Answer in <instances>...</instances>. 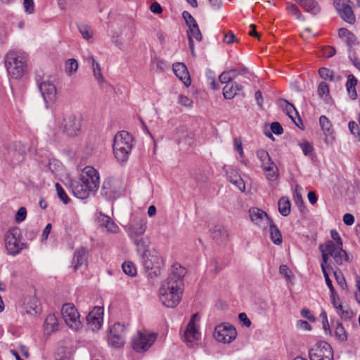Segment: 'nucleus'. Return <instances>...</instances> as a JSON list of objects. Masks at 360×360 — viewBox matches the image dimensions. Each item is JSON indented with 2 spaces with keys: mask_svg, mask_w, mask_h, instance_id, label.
<instances>
[{
  "mask_svg": "<svg viewBox=\"0 0 360 360\" xmlns=\"http://www.w3.org/2000/svg\"><path fill=\"white\" fill-rule=\"evenodd\" d=\"M330 236L336 242V243L338 245L339 248L342 247V239L337 231H335L334 229L331 230L330 231Z\"/></svg>",
  "mask_w": 360,
  "mask_h": 360,
  "instance_id": "59",
  "label": "nucleus"
},
{
  "mask_svg": "<svg viewBox=\"0 0 360 360\" xmlns=\"http://www.w3.org/2000/svg\"><path fill=\"white\" fill-rule=\"evenodd\" d=\"M318 94L320 97H323L324 96H328L329 94V87L326 82H321L319 84Z\"/></svg>",
  "mask_w": 360,
  "mask_h": 360,
  "instance_id": "50",
  "label": "nucleus"
},
{
  "mask_svg": "<svg viewBox=\"0 0 360 360\" xmlns=\"http://www.w3.org/2000/svg\"><path fill=\"white\" fill-rule=\"evenodd\" d=\"M187 35L188 39V45L191 54L192 56H195L193 39H195L198 41H201L202 39V36L198 24L194 25H193V26L188 27Z\"/></svg>",
  "mask_w": 360,
  "mask_h": 360,
  "instance_id": "24",
  "label": "nucleus"
},
{
  "mask_svg": "<svg viewBox=\"0 0 360 360\" xmlns=\"http://www.w3.org/2000/svg\"><path fill=\"white\" fill-rule=\"evenodd\" d=\"M319 74L320 77L324 79H330L332 81L334 77V72L326 68H321L319 70Z\"/></svg>",
  "mask_w": 360,
  "mask_h": 360,
  "instance_id": "45",
  "label": "nucleus"
},
{
  "mask_svg": "<svg viewBox=\"0 0 360 360\" xmlns=\"http://www.w3.org/2000/svg\"><path fill=\"white\" fill-rule=\"evenodd\" d=\"M78 68V63L75 59H69L65 63V71L69 75H71L75 73Z\"/></svg>",
  "mask_w": 360,
  "mask_h": 360,
  "instance_id": "41",
  "label": "nucleus"
},
{
  "mask_svg": "<svg viewBox=\"0 0 360 360\" xmlns=\"http://www.w3.org/2000/svg\"><path fill=\"white\" fill-rule=\"evenodd\" d=\"M333 5L344 21L351 25L356 22V17L349 0H333Z\"/></svg>",
  "mask_w": 360,
  "mask_h": 360,
  "instance_id": "12",
  "label": "nucleus"
},
{
  "mask_svg": "<svg viewBox=\"0 0 360 360\" xmlns=\"http://www.w3.org/2000/svg\"><path fill=\"white\" fill-rule=\"evenodd\" d=\"M279 272L281 274L284 275L286 278H290L291 271L290 270L287 265H281L279 267Z\"/></svg>",
  "mask_w": 360,
  "mask_h": 360,
  "instance_id": "61",
  "label": "nucleus"
},
{
  "mask_svg": "<svg viewBox=\"0 0 360 360\" xmlns=\"http://www.w3.org/2000/svg\"><path fill=\"white\" fill-rule=\"evenodd\" d=\"M235 34L232 32L229 31L228 32L224 33V41L228 44H231L235 41Z\"/></svg>",
  "mask_w": 360,
  "mask_h": 360,
  "instance_id": "60",
  "label": "nucleus"
},
{
  "mask_svg": "<svg viewBox=\"0 0 360 360\" xmlns=\"http://www.w3.org/2000/svg\"><path fill=\"white\" fill-rule=\"evenodd\" d=\"M86 321L93 330H98L103 321V308L95 307L86 316Z\"/></svg>",
  "mask_w": 360,
  "mask_h": 360,
  "instance_id": "16",
  "label": "nucleus"
},
{
  "mask_svg": "<svg viewBox=\"0 0 360 360\" xmlns=\"http://www.w3.org/2000/svg\"><path fill=\"white\" fill-rule=\"evenodd\" d=\"M238 318H239V320L241 322H243L244 326H245L246 327H250V326L251 321L248 317V316L246 315L245 313H244V312L240 313L239 315H238Z\"/></svg>",
  "mask_w": 360,
  "mask_h": 360,
  "instance_id": "62",
  "label": "nucleus"
},
{
  "mask_svg": "<svg viewBox=\"0 0 360 360\" xmlns=\"http://www.w3.org/2000/svg\"><path fill=\"white\" fill-rule=\"evenodd\" d=\"M278 211L284 217H287L290 213V202L288 197L283 196L278 200Z\"/></svg>",
  "mask_w": 360,
  "mask_h": 360,
  "instance_id": "34",
  "label": "nucleus"
},
{
  "mask_svg": "<svg viewBox=\"0 0 360 360\" xmlns=\"http://www.w3.org/2000/svg\"><path fill=\"white\" fill-rule=\"evenodd\" d=\"M57 195L58 198L65 204L67 205L70 201V199L66 194L65 191L59 183L55 184Z\"/></svg>",
  "mask_w": 360,
  "mask_h": 360,
  "instance_id": "40",
  "label": "nucleus"
},
{
  "mask_svg": "<svg viewBox=\"0 0 360 360\" xmlns=\"http://www.w3.org/2000/svg\"><path fill=\"white\" fill-rule=\"evenodd\" d=\"M178 103L184 107H191L193 105V101L190 98L184 96L179 95L178 97Z\"/></svg>",
  "mask_w": 360,
  "mask_h": 360,
  "instance_id": "54",
  "label": "nucleus"
},
{
  "mask_svg": "<svg viewBox=\"0 0 360 360\" xmlns=\"http://www.w3.org/2000/svg\"><path fill=\"white\" fill-rule=\"evenodd\" d=\"M322 271H323V276L325 278L326 285L328 287V288L330 289V292L334 293L335 289L332 284V281L329 278V275H328V272L326 271V268L323 266Z\"/></svg>",
  "mask_w": 360,
  "mask_h": 360,
  "instance_id": "58",
  "label": "nucleus"
},
{
  "mask_svg": "<svg viewBox=\"0 0 360 360\" xmlns=\"http://www.w3.org/2000/svg\"><path fill=\"white\" fill-rule=\"evenodd\" d=\"M310 360H333V352L331 346L326 342H317L309 350Z\"/></svg>",
  "mask_w": 360,
  "mask_h": 360,
  "instance_id": "10",
  "label": "nucleus"
},
{
  "mask_svg": "<svg viewBox=\"0 0 360 360\" xmlns=\"http://www.w3.org/2000/svg\"><path fill=\"white\" fill-rule=\"evenodd\" d=\"M36 82L45 103L47 105L53 104L56 100L57 91L55 85L49 80V77L37 75Z\"/></svg>",
  "mask_w": 360,
  "mask_h": 360,
  "instance_id": "8",
  "label": "nucleus"
},
{
  "mask_svg": "<svg viewBox=\"0 0 360 360\" xmlns=\"http://www.w3.org/2000/svg\"><path fill=\"white\" fill-rule=\"evenodd\" d=\"M348 127L350 132L355 136V137L360 142V127L354 121H350L348 124Z\"/></svg>",
  "mask_w": 360,
  "mask_h": 360,
  "instance_id": "46",
  "label": "nucleus"
},
{
  "mask_svg": "<svg viewBox=\"0 0 360 360\" xmlns=\"http://www.w3.org/2000/svg\"><path fill=\"white\" fill-rule=\"evenodd\" d=\"M134 240V243L136 246L137 251L139 252L141 251H143V252L148 249L150 244V240L148 237L141 238L140 239H138L136 238Z\"/></svg>",
  "mask_w": 360,
  "mask_h": 360,
  "instance_id": "35",
  "label": "nucleus"
},
{
  "mask_svg": "<svg viewBox=\"0 0 360 360\" xmlns=\"http://www.w3.org/2000/svg\"><path fill=\"white\" fill-rule=\"evenodd\" d=\"M319 123L325 135L324 142L327 145L333 144L335 137L333 136V130L332 129V124L327 117L321 115L319 117Z\"/></svg>",
  "mask_w": 360,
  "mask_h": 360,
  "instance_id": "19",
  "label": "nucleus"
},
{
  "mask_svg": "<svg viewBox=\"0 0 360 360\" xmlns=\"http://www.w3.org/2000/svg\"><path fill=\"white\" fill-rule=\"evenodd\" d=\"M23 7L27 13L32 14L34 12V0H24Z\"/></svg>",
  "mask_w": 360,
  "mask_h": 360,
  "instance_id": "51",
  "label": "nucleus"
},
{
  "mask_svg": "<svg viewBox=\"0 0 360 360\" xmlns=\"http://www.w3.org/2000/svg\"><path fill=\"white\" fill-rule=\"evenodd\" d=\"M339 249L338 245L335 244L333 241L328 240L326 243L325 245H323V250L325 252L328 253L329 255H332Z\"/></svg>",
  "mask_w": 360,
  "mask_h": 360,
  "instance_id": "44",
  "label": "nucleus"
},
{
  "mask_svg": "<svg viewBox=\"0 0 360 360\" xmlns=\"http://www.w3.org/2000/svg\"><path fill=\"white\" fill-rule=\"evenodd\" d=\"M125 326L116 323L110 328L108 343L113 348L122 347L125 342Z\"/></svg>",
  "mask_w": 360,
  "mask_h": 360,
  "instance_id": "13",
  "label": "nucleus"
},
{
  "mask_svg": "<svg viewBox=\"0 0 360 360\" xmlns=\"http://www.w3.org/2000/svg\"><path fill=\"white\" fill-rule=\"evenodd\" d=\"M357 84V79L353 75H349L347 77V81L346 83V87L347 93L349 97L354 100L357 97V93L356 91V85Z\"/></svg>",
  "mask_w": 360,
  "mask_h": 360,
  "instance_id": "31",
  "label": "nucleus"
},
{
  "mask_svg": "<svg viewBox=\"0 0 360 360\" xmlns=\"http://www.w3.org/2000/svg\"><path fill=\"white\" fill-rule=\"evenodd\" d=\"M122 269L127 275L130 276H134L136 274V269L131 262H124L122 264Z\"/></svg>",
  "mask_w": 360,
  "mask_h": 360,
  "instance_id": "42",
  "label": "nucleus"
},
{
  "mask_svg": "<svg viewBox=\"0 0 360 360\" xmlns=\"http://www.w3.org/2000/svg\"><path fill=\"white\" fill-rule=\"evenodd\" d=\"M197 316V314L192 316V318L190 320L184 332V341L189 347H193L199 338V333L197 330L195 325V319Z\"/></svg>",
  "mask_w": 360,
  "mask_h": 360,
  "instance_id": "17",
  "label": "nucleus"
},
{
  "mask_svg": "<svg viewBox=\"0 0 360 360\" xmlns=\"http://www.w3.org/2000/svg\"><path fill=\"white\" fill-rule=\"evenodd\" d=\"M334 276L335 277V280L337 283L340 285V287L344 289L347 287L345 279L341 272H334Z\"/></svg>",
  "mask_w": 360,
  "mask_h": 360,
  "instance_id": "57",
  "label": "nucleus"
},
{
  "mask_svg": "<svg viewBox=\"0 0 360 360\" xmlns=\"http://www.w3.org/2000/svg\"><path fill=\"white\" fill-rule=\"evenodd\" d=\"M335 53V49L333 46H327L323 49V56L326 58H330L333 56Z\"/></svg>",
  "mask_w": 360,
  "mask_h": 360,
  "instance_id": "63",
  "label": "nucleus"
},
{
  "mask_svg": "<svg viewBox=\"0 0 360 360\" xmlns=\"http://www.w3.org/2000/svg\"><path fill=\"white\" fill-rule=\"evenodd\" d=\"M335 335L341 342H345L347 340V335L342 324L338 323L335 328Z\"/></svg>",
  "mask_w": 360,
  "mask_h": 360,
  "instance_id": "43",
  "label": "nucleus"
},
{
  "mask_svg": "<svg viewBox=\"0 0 360 360\" xmlns=\"http://www.w3.org/2000/svg\"><path fill=\"white\" fill-rule=\"evenodd\" d=\"M87 60L92 63L93 74L99 86L102 89L108 86V84L102 74L100 64L96 61L92 56H89Z\"/></svg>",
  "mask_w": 360,
  "mask_h": 360,
  "instance_id": "22",
  "label": "nucleus"
},
{
  "mask_svg": "<svg viewBox=\"0 0 360 360\" xmlns=\"http://www.w3.org/2000/svg\"><path fill=\"white\" fill-rule=\"evenodd\" d=\"M143 264L150 278L160 274L163 261L155 249H150L142 253Z\"/></svg>",
  "mask_w": 360,
  "mask_h": 360,
  "instance_id": "5",
  "label": "nucleus"
},
{
  "mask_svg": "<svg viewBox=\"0 0 360 360\" xmlns=\"http://www.w3.org/2000/svg\"><path fill=\"white\" fill-rule=\"evenodd\" d=\"M86 250L84 248H81L75 252L72 260V264L75 270L86 264Z\"/></svg>",
  "mask_w": 360,
  "mask_h": 360,
  "instance_id": "29",
  "label": "nucleus"
},
{
  "mask_svg": "<svg viewBox=\"0 0 360 360\" xmlns=\"http://www.w3.org/2000/svg\"><path fill=\"white\" fill-rule=\"evenodd\" d=\"M237 336V331L232 326L220 324L215 328L214 338L219 342L230 343Z\"/></svg>",
  "mask_w": 360,
  "mask_h": 360,
  "instance_id": "14",
  "label": "nucleus"
},
{
  "mask_svg": "<svg viewBox=\"0 0 360 360\" xmlns=\"http://www.w3.org/2000/svg\"><path fill=\"white\" fill-rule=\"evenodd\" d=\"M343 221L347 226H351L354 223V217L352 214L347 213L343 216Z\"/></svg>",
  "mask_w": 360,
  "mask_h": 360,
  "instance_id": "64",
  "label": "nucleus"
},
{
  "mask_svg": "<svg viewBox=\"0 0 360 360\" xmlns=\"http://www.w3.org/2000/svg\"><path fill=\"white\" fill-rule=\"evenodd\" d=\"M22 233L19 228L9 229L5 235V245L8 254L15 255L27 248V245L21 241Z\"/></svg>",
  "mask_w": 360,
  "mask_h": 360,
  "instance_id": "7",
  "label": "nucleus"
},
{
  "mask_svg": "<svg viewBox=\"0 0 360 360\" xmlns=\"http://www.w3.org/2000/svg\"><path fill=\"white\" fill-rule=\"evenodd\" d=\"M154 334H146L139 332L136 337L133 338L131 346L136 352H145L154 343L155 340Z\"/></svg>",
  "mask_w": 360,
  "mask_h": 360,
  "instance_id": "15",
  "label": "nucleus"
},
{
  "mask_svg": "<svg viewBox=\"0 0 360 360\" xmlns=\"http://www.w3.org/2000/svg\"><path fill=\"white\" fill-rule=\"evenodd\" d=\"M27 216V211L24 207H21L18 210L15 215V221L18 223L24 221Z\"/></svg>",
  "mask_w": 360,
  "mask_h": 360,
  "instance_id": "55",
  "label": "nucleus"
},
{
  "mask_svg": "<svg viewBox=\"0 0 360 360\" xmlns=\"http://www.w3.org/2000/svg\"><path fill=\"white\" fill-rule=\"evenodd\" d=\"M63 319L67 326L74 330H78L82 323L79 319V314L73 304H64L61 309Z\"/></svg>",
  "mask_w": 360,
  "mask_h": 360,
  "instance_id": "9",
  "label": "nucleus"
},
{
  "mask_svg": "<svg viewBox=\"0 0 360 360\" xmlns=\"http://www.w3.org/2000/svg\"><path fill=\"white\" fill-rule=\"evenodd\" d=\"M78 28L84 39H89L91 38L93 32L90 27L82 25L79 26Z\"/></svg>",
  "mask_w": 360,
  "mask_h": 360,
  "instance_id": "47",
  "label": "nucleus"
},
{
  "mask_svg": "<svg viewBox=\"0 0 360 360\" xmlns=\"http://www.w3.org/2000/svg\"><path fill=\"white\" fill-rule=\"evenodd\" d=\"M286 10L290 14L294 15L297 20H304V16L302 15L301 11L295 4H292L290 2H288L286 4Z\"/></svg>",
  "mask_w": 360,
  "mask_h": 360,
  "instance_id": "38",
  "label": "nucleus"
},
{
  "mask_svg": "<svg viewBox=\"0 0 360 360\" xmlns=\"http://www.w3.org/2000/svg\"><path fill=\"white\" fill-rule=\"evenodd\" d=\"M5 66L10 77L20 79L27 69V58L20 51H9L4 58Z\"/></svg>",
  "mask_w": 360,
  "mask_h": 360,
  "instance_id": "3",
  "label": "nucleus"
},
{
  "mask_svg": "<svg viewBox=\"0 0 360 360\" xmlns=\"http://www.w3.org/2000/svg\"><path fill=\"white\" fill-rule=\"evenodd\" d=\"M271 129L272 132L276 135H281L283 132V129L281 124L278 122H274L271 123Z\"/></svg>",
  "mask_w": 360,
  "mask_h": 360,
  "instance_id": "56",
  "label": "nucleus"
},
{
  "mask_svg": "<svg viewBox=\"0 0 360 360\" xmlns=\"http://www.w3.org/2000/svg\"><path fill=\"white\" fill-rule=\"evenodd\" d=\"M117 193V189L111 179H105L102 185L101 195L108 200L115 199Z\"/></svg>",
  "mask_w": 360,
  "mask_h": 360,
  "instance_id": "21",
  "label": "nucleus"
},
{
  "mask_svg": "<svg viewBox=\"0 0 360 360\" xmlns=\"http://www.w3.org/2000/svg\"><path fill=\"white\" fill-rule=\"evenodd\" d=\"M300 146L305 155H311L313 152V146L307 141H304L303 143H300Z\"/></svg>",
  "mask_w": 360,
  "mask_h": 360,
  "instance_id": "52",
  "label": "nucleus"
},
{
  "mask_svg": "<svg viewBox=\"0 0 360 360\" xmlns=\"http://www.w3.org/2000/svg\"><path fill=\"white\" fill-rule=\"evenodd\" d=\"M173 71L176 76L179 78L186 86H189L191 85V80L187 68L184 63H176L174 64Z\"/></svg>",
  "mask_w": 360,
  "mask_h": 360,
  "instance_id": "20",
  "label": "nucleus"
},
{
  "mask_svg": "<svg viewBox=\"0 0 360 360\" xmlns=\"http://www.w3.org/2000/svg\"><path fill=\"white\" fill-rule=\"evenodd\" d=\"M186 274L185 269L181 266L180 264H176L172 266V273L167 278L165 281L172 283V281L174 283H177V282L183 283V277Z\"/></svg>",
  "mask_w": 360,
  "mask_h": 360,
  "instance_id": "26",
  "label": "nucleus"
},
{
  "mask_svg": "<svg viewBox=\"0 0 360 360\" xmlns=\"http://www.w3.org/2000/svg\"><path fill=\"white\" fill-rule=\"evenodd\" d=\"M331 257H333L335 263L338 265L342 264L343 257L346 262H349V257L347 252L342 250V247L339 248V249L335 253H333Z\"/></svg>",
  "mask_w": 360,
  "mask_h": 360,
  "instance_id": "37",
  "label": "nucleus"
},
{
  "mask_svg": "<svg viewBox=\"0 0 360 360\" xmlns=\"http://www.w3.org/2000/svg\"><path fill=\"white\" fill-rule=\"evenodd\" d=\"M257 156L259 159L261 167L264 172H271L274 168H277L266 150L264 149L258 150L257 151Z\"/></svg>",
  "mask_w": 360,
  "mask_h": 360,
  "instance_id": "23",
  "label": "nucleus"
},
{
  "mask_svg": "<svg viewBox=\"0 0 360 360\" xmlns=\"http://www.w3.org/2000/svg\"><path fill=\"white\" fill-rule=\"evenodd\" d=\"M301 7L306 12L314 15H317L321 11V8L316 0H302Z\"/></svg>",
  "mask_w": 360,
  "mask_h": 360,
  "instance_id": "30",
  "label": "nucleus"
},
{
  "mask_svg": "<svg viewBox=\"0 0 360 360\" xmlns=\"http://www.w3.org/2000/svg\"><path fill=\"white\" fill-rule=\"evenodd\" d=\"M243 90V86L236 82L226 84L223 88V95L226 99H231Z\"/></svg>",
  "mask_w": 360,
  "mask_h": 360,
  "instance_id": "27",
  "label": "nucleus"
},
{
  "mask_svg": "<svg viewBox=\"0 0 360 360\" xmlns=\"http://www.w3.org/2000/svg\"><path fill=\"white\" fill-rule=\"evenodd\" d=\"M226 176L229 181L234 185L238 190L242 192L245 191V182L236 169L231 168L229 169L226 171Z\"/></svg>",
  "mask_w": 360,
  "mask_h": 360,
  "instance_id": "25",
  "label": "nucleus"
},
{
  "mask_svg": "<svg viewBox=\"0 0 360 360\" xmlns=\"http://www.w3.org/2000/svg\"><path fill=\"white\" fill-rule=\"evenodd\" d=\"M345 42L348 46V51L349 53L352 52V46L356 44L357 42H356V36L352 33V32H349V34H348L346 37H345Z\"/></svg>",
  "mask_w": 360,
  "mask_h": 360,
  "instance_id": "48",
  "label": "nucleus"
},
{
  "mask_svg": "<svg viewBox=\"0 0 360 360\" xmlns=\"http://www.w3.org/2000/svg\"><path fill=\"white\" fill-rule=\"evenodd\" d=\"M147 229V219L143 217L135 216L131 220L125 230L131 239H135L144 234Z\"/></svg>",
  "mask_w": 360,
  "mask_h": 360,
  "instance_id": "11",
  "label": "nucleus"
},
{
  "mask_svg": "<svg viewBox=\"0 0 360 360\" xmlns=\"http://www.w3.org/2000/svg\"><path fill=\"white\" fill-rule=\"evenodd\" d=\"M268 226H269L271 239L272 242L276 245L281 244L282 235L278 228L274 224L272 220L269 223Z\"/></svg>",
  "mask_w": 360,
  "mask_h": 360,
  "instance_id": "32",
  "label": "nucleus"
},
{
  "mask_svg": "<svg viewBox=\"0 0 360 360\" xmlns=\"http://www.w3.org/2000/svg\"><path fill=\"white\" fill-rule=\"evenodd\" d=\"M58 127L63 133L68 136L75 137L81 132L82 120L72 113H63Z\"/></svg>",
  "mask_w": 360,
  "mask_h": 360,
  "instance_id": "6",
  "label": "nucleus"
},
{
  "mask_svg": "<svg viewBox=\"0 0 360 360\" xmlns=\"http://www.w3.org/2000/svg\"><path fill=\"white\" fill-rule=\"evenodd\" d=\"M58 327L57 318L54 314H49L46 316L44 328L46 334L50 335L53 331L56 330Z\"/></svg>",
  "mask_w": 360,
  "mask_h": 360,
  "instance_id": "28",
  "label": "nucleus"
},
{
  "mask_svg": "<svg viewBox=\"0 0 360 360\" xmlns=\"http://www.w3.org/2000/svg\"><path fill=\"white\" fill-rule=\"evenodd\" d=\"M132 136L125 131H120L115 136L113 151L120 162H124L128 160L132 148Z\"/></svg>",
  "mask_w": 360,
  "mask_h": 360,
  "instance_id": "4",
  "label": "nucleus"
},
{
  "mask_svg": "<svg viewBox=\"0 0 360 360\" xmlns=\"http://www.w3.org/2000/svg\"><path fill=\"white\" fill-rule=\"evenodd\" d=\"M182 17L184 19L186 25L188 27L193 26V25H196L197 22L194 18L191 15V14L188 11H184L182 13Z\"/></svg>",
  "mask_w": 360,
  "mask_h": 360,
  "instance_id": "49",
  "label": "nucleus"
},
{
  "mask_svg": "<svg viewBox=\"0 0 360 360\" xmlns=\"http://www.w3.org/2000/svg\"><path fill=\"white\" fill-rule=\"evenodd\" d=\"M285 101L286 102V106H285L286 114L292 119V120L294 122V123L297 127H300L299 124L294 120L292 115V112L293 111L297 115V112L295 108L294 107V105L292 104L287 102L286 101Z\"/></svg>",
  "mask_w": 360,
  "mask_h": 360,
  "instance_id": "53",
  "label": "nucleus"
},
{
  "mask_svg": "<svg viewBox=\"0 0 360 360\" xmlns=\"http://www.w3.org/2000/svg\"><path fill=\"white\" fill-rule=\"evenodd\" d=\"M212 238L217 241H221L228 237L227 231L221 226H215L211 230Z\"/></svg>",
  "mask_w": 360,
  "mask_h": 360,
  "instance_id": "33",
  "label": "nucleus"
},
{
  "mask_svg": "<svg viewBox=\"0 0 360 360\" xmlns=\"http://www.w3.org/2000/svg\"><path fill=\"white\" fill-rule=\"evenodd\" d=\"M236 72V70H231L229 71H225L222 72L219 77V79L221 83H232L233 78L235 77V72Z\"/></svg>",
  "mask_w": 360,
  "mask_h": 360,
  "instance_id": "39",
  "label": "nucleus"
},
{
  "mask_svg": "<svg viewBox=\"0 0 360 360\" xmlns=\"http://www.w3.org/2000/svg\"><path fill=\"white\" fill-rule=\"evenodd\" d=\"M338 314L340 316L342 320H349L353 316V312L347 305H342L340 304L337 309Z\"/></svg>",
  "mask_w": 360,
  "mask_h": 360,
  "instance_id": "36",
  "label": "nucleus"
},
{
  "mask_svg": "<svg viewBox=\"0 0 360 360\" xmlns=\"http://www.w3.org/2000/svg\"><path fill=\"white\" fill-rule=\"evenodd\" d=\"M183 285L181 283H174L165 281L159 290L160 302L167 307L174 308L181 301L183 293Z\"/></svg>",
  "mask_w": 360,
  "mask_h": 360,
  "instance_id": "2",
  "label": "nucleus"
},
{
  "mask_svg": "<svg viewBox=\"0 0 360 360\" xmlns=\"http://www.w3.org/2000/svg\"><path fill=\"white\" fill-rule=\"evenodd\" d=\"M249 214L251 220L256 224L262 226L264 229L266 228L271 221L265 212L258 208L253 207L250 209Z\"/></svg>",
  "mask_w": 360,
  "mask_h": 360,
  "instance_id": "18",
  "label": "nucleus"
},
{
  "mask_svg": "<svg viewBox=\"0 0 360 360\" xmlns=\"http://www.w3.org/2000/svg\"><path fill=\"white\" fill-rule=\"evenodd\" d=\"M99 174L93 167L84 168L77 179H71L69 188L73 195L80 199H86L91 192L96 191L99 185Z\"/></svg>",
  "mask_w": 360,
  "mask_h": 360,
  "instance_id": "1",
  "label": "nucleus"
}]
</instances>
